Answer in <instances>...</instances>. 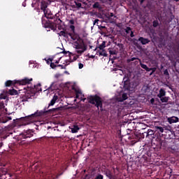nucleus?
<instances>
[{"label": "nucleus", "instance_id": "obj_15", "mask_svg": "<svg viewBox=\"0 0 179 179\" xmlns=\"http://www.w3.org/2000/svg\"><path fill=\"white\" fill-rule=\"evenodd\" d=\"M164 96H166V91L164 89H160L157 96L160 99L161 97H164Z\"/></svg>", "mask_w": 179, "mask_h": 179}, {"label": "nucleus", "instance_id": "obj_19", "mask_svg": "<svg viewBox=\"0 0 179 179\" xmlns=\"http://www.w3.org/2000/svg\"><path fill=\"white\" fill-rule=\"evenodd\" d=\"M99 50H101L102 51L106 48V42L103 41L99 47Z\"/></svg>", "mask_w": 179, "mask_h": 179}, {"label": "nucleus", "instance_id": "obj_20", "mask_svg": "<svg viewBox=\"0 0 179 179\" xmlns=\"http://www.w3.org/2000/svg\"><path fill=\"white\" fill-rule=\"evenodd\" d=\"M42 24H44V27H50V24H48V22L45 24V21H44V18L42 19Z\"/></svg>", "mask_w": 179, "mask_h": 179}, {"label": "nucleus", "instance_id": "obj_43", "mask_svg": "<svg viewBox=\"0 0 179 179\" xmlns=\"http://www.w3.org/2000/svg\"><path fill=\"white\" fill-rule=\"evenodd\" d=\"M145 0H141V3H143V1H144Z\"/></svg>", "mask_w": 179, "mask_h": 179}, {"label": "nucleus", "instance_id": "obj_2", "mask_svg": "<svg viewBox=\"0 0 179 179\" xmlns=\"http://www.w3.org/2000/svg\"><path fill=\"white\" fill-rule=\"evenodd\" d=\"M0 99L3 101H0V112L3 111L5 114H8V109L6 108L5 106L8 104V99H6V95L1 94L0 95ZM12 120L11 117L8 116H0V124H6L8 121H10Z\"/></svg>", "mask_w": 179, "mask_h": 179}, {"label": "nucleus", "instance_id": "obj_37", "mask_svg": "<svg viewBox=\"0 0 179 179\" xmlns=\"http://www.w3.org/2000/svg\"><path fill=\"white\" fill-rule=\"evenodd\" d=\"M97 22H99V20H95L94 22V24H96V23H97Z\"/></svg>", "mask_w": 179, "mask_h": 179}, {"label": "nucleus", "instance_id": "obj_10", "mask_svg": "<svg viewBox=\"0 0 179 179\" xmlns=\"http://www.w3.org/2000/svg\"><path fill=\"white\" fill-rule=\"evenodd\" d=\"M178 117L173 116L168 117V122H169V124H175L176 122H178Z\"/></svg>", "mask_w": 179, "mask_h": 179}, {"label": "nucleus", "instance_id": "obj_29", "mask_svg": "<svg viewBox=\"0 0 179 179\" xmlns=\"http://www.w3.org/2000/svg\"><path fill=\"white\" fill-rule=\"evenodd\" d=\"M64 62H66V63H64V65H69V63H70L69 61H68V60H64Z\"/></svg>", "mask_w": 179, "mask_h": 179}, {"label": "nucleus", "instance_id": "obj_18", "mask_svg": "<svg viewBox=\"0 0 179 179\" xmlns=\"http://www.w3.org/2000/svg\"><path fill=\"white\" fill-rule=\"evenodd\" d=\"M159 99L162 103H167L169 101V96H161Z\"/></svg>", "mask_w": 179, "mask_h": 179}, {"label": "nucleus", "instance_id": "obj_46", "mask_svg": "<svg viewBox=\"0 0 179 179\" xmlns=\"http://www.w3.org/2000/svg\"><path fill=\"white\" fill-rule=\"evenodd\" d=\"M152 101H153V99H151V102H152Z\"/></svg>", "mask_w": 179, "mask_h": 179}, {"label": "nucleus", "instance_id": "obj_42", "mask_svg": "<svg viewBox=\"0 0 179 179\" xmlns=\"http://www.w3.org/2000/svg\"><path fill=\"white\" fill-rule=\"evenodd\" d=\"M54 131H59V130L58 129V128H56L54 129Z\"/></svg>", "mask_w": 179, "mask_h": 179}, {"label": "nucleus", "instance_id": "obj_21", "mask_svg": "<svg viewBox=\"0 0 179 179\" xmlns=\"http://www.w3.org/2000/svg\"><path fill=\"white\" fill-rule=\"evenodd\" d=\"M59 36H63V37H66V33H65V31H61L59 33Z\"/></svg>", "mask_w": 179, "mask_h": 179}, {"label": "nucleus", "instance_id": "obj_9", "mask_svg": "<svg viewBox=\"0 0 179 179\" xmlns=\"http://www.w3.org/2000/svg\"><path fill=\"white\" fill-rule=\"evenodd\" d=\"M76 99H78V100H80V101H85L86 100V98H83L84 95L82 94V91L79 89H76Z\"/></svg>", "mask_w": 179, "mask_h": 179}, {"label": "nucleus", "instance_id": "obj_1", "mask_svg": "<svg viewBox=\"0 0 179 179\" xmlns=\"http://www.w3.org/2000/svg\"><path fill=\"white\" fill-rule=\"evenodd\" d=\"M71 38L73 40V48L76 50V52L78 53V55H75L73 53H70V59L71 62H73V61H76L86 51L87 47L85 44V42L82 41L81 39H78L76 36L69 34Z\"/></svg>", "mask_w": 179, "mask_h": 179}, {"label": "nucleus", "instance_id": "obj_5", "mask_svg": "<svg viewBox=\"0 0 179 179\" xmlns=\"http://www.w3.org/2000/svg\"><path fill=\"white\" fill-rule=\"evenodd\" d=\"M88 101L91 104H95L96 107L99 108L100 107L101 110L103 108V103L101 102V99L97 96H90L88 98Z\"/></svg>", "mask_w": 179, "mask_h": 179}, {"label": "nucleus", "instance_id": "obj_35", "mask_svg": "<svg viewBox=\"0 0 179 179\" xmlns=\"http://www.w3.org/2000/svg\"><path fill=\"white\" fill-rule=\"evenodd\" d=\"M130 36H131V37H134V32L133 31H131V34H130Z\"/></svg>", "mask_w": 179, "mask_h": 179}, {"label": "nucleus", "instance_id": "obj_11", "mask_svg": "<svg viewBox=\"0 0 179 179\" xmlns=\"http://www.w3.org/2000/svg\"><path fill=\"white\" fill-rule=\"evenodd\" d=\"M72 134H77L80 128L78 125H73L72 127H69Z\"/></svg>", "mask_w": 179, "mask_h": 179}, {"label": "nucleus", "instance_id": "obj_45", "mask_svg": "<svg viewBox=\"0 0 179 179\" xmlns=\"http://www.w3.org/2000/svg\"><path fill=\"white\" fill-rule=\"evenodd\" d=\"M128 104H129V106H131V104H132V103L130 102V103H128Z\"/></svg>", "mask_w": 179, "mask_h": 179}, {"label": "nucleus", "instance_id": "obj_36", "mask_svg": "<svg viewBox=\"0 0 179 179\" xmlns=\"http://www.w3.org/2000/svg\"><path fill=\"white\" fill-rule=\"evenodd\" d=\"M59 76H61V74H56L55 75V78H59Z\"/></svg>", "mask_w": 179, "mask_h": 179}, {"label": "nucleus", "instance_id": "obj_31", "mask_svg": "<svg viewBox=\"0 0 179 179\" xmlns=\"http://www.w3.org/2000/svg\"><path fill=\"white\" fill-rule=\"evenodd\" d=\"M69 23H70V24H74L75 22L73 21V20H71L69 21Z\"/></svg>", "mask_w": 179, "mask_h": 179}, {"label": "nucleus", "instance_id": "obj_49", "mask_svg": "<svg viewBox=\"0 0 179 179\" xmlns=\"http://www.w3.org/2000/svg\"><path fill=\"white\" fill-rule=\"evenodd\" d=\"M176 1H178V0H176Z\"/></svg>", "mask_w": 179, "mask_h": 179}, {"label": "nucleus", "instance_id": "obj_17", "mask_svg": "<svg viewBox=\"0 0 179 179\" xmlns=\"http://www.w3.org/2000/svg\"><path fill=\"white\" fill-rule=\"evenodd\" d=\"M155 129H157V131H158V132H160L161 134H163V132H164V128L160 126H156Z\"/></svg>", "mask_w": 179, "mask_h": 179}, {"label": "nucleus", "instance_id": "obj_6", "mask_svg": "<svg viewBox=\"0 0 179 179\" xmlns=\"http://www.w3.org/2000/svg\"><path fill=\"white\" fill-rule=\"evenodd\" d=\"M129 90H131L130 88H128V90H125L124 91H122L119 93L118 95L116 96V100L119 103H122V101H125V100L128 99V92Z\"/></svg>", "mask_w": 179, "mask_h": 179}, {"label": "nucleus", "instance_id": "obj_12", "mask_svg": "<svg viewBox=\"0 0 179 179\" xmlns=\"http://www.w3.org/2000/svg\"><path fill=\"white\" fill-rule=\"evenodd\" d=\"M138 41H140L141 43V44L145 45V44H148L149 43V39L144 38L143 37H140L138 38Z\"/></svg>", "mask_w": 179, "mask_h": 179}, {"label": "nucleus", "instance_id": "obj_47", "mask_svg": "<svg viewBox=\"0 0 179 179\" xmlns=\"http://www.w3.org/2000/svg\"><path fill=\"white\" fill-rule=\"evenodd\" d=\"M164 73H167L165 71Z\"/></svg>", "mask_w": 179, "mask_h": 179}, {"label": "nucleus", "instance_id": "obj_14", "mask_svg": "<svg viewBox=\"0 0 179 179\" xmlns=\"http://www.w3.org/2000/svg\"><path fill=\"white\" fill-rule=\"evenodd\" d=\"M141 66L143 69H145L147 72H150V71H153V72H155V69H149L145 64L141 63Z\"/></svg>", "mask_w": 179, "mask_h": 179}, {"label": "nucleus", "instance_id": "obj_44", "mask_svg": "<svg viewBox=\"0 0 179 179\" xmlns=\"http://www.w3.org/2000/svg\"><path fill=\"white\" fill-rule=\"evenodd\" d=\"M65 73H67L68 75H69V73H68V71H65Z\"/></svg>", "mask_w": 179, "mask_h": 179}, {"label": "nucleus", "instance_id": "obj_25", "mask_svg": "<svg viewBox=\"0 0 179 179\" xmlns=\"http://www.w3.org/2000/svg\"><path fill=\"white\" fill-rule=\"evenodd\" d=\"M159 23L157 22V21H154L153 22V27H157Z\"/></svg>", "mask_w": 179, "mask_h": 179}, {"label": "nucleus", "instance_id": "obj_28", "mask_svg": "<svg viewBox=\"0 0 179 179\" xmlns=\"http://www.w3.org/2000/svg\"><path fill=\"white\" fill-rule=\"evenodd\" d=\"M76 6H78V8H80L82 6V3H76Z\"/></svg>", "mask_w": 179, "mask_h": 179}, {"label": "nucleus", "instance_id": "obj_39", "mask_svg": "<svg viewBox=\"0 0 179 179\" xmlns=\"http://www.w3.org/2000/svg\"><path fill=\"white\" fill-rule=\"evenodd\" d=\"M22 101H27V99H22Z\"/></svg>", "mask_w": 179, "mask_h": 179}, {"label": "nucleus", "instance_id": "obj_22", "mask_svg": "<svg viewBox=\"0 0 179 179\" xmlns=\"http://www.w3.org/2000/svg\"><path fill=\"white\" fill-rule=\"evenodd\" d=\"M93 8H100V4L99 3V2H96V3L93 5Z\"/></svg>", "mask_w": 179, "mask_h": 179}, {"label": "nucleus", "instance_id": "obj_13", "mask_svg": "<svg viewBox=\"0 0 179 179\" xmlns=\"http://www.w3.org/2000/svg\"><path fill=\"white\" fill-rule=\"evenodd\" d=\"M40 115V114L37 113H35L34 114H31L30 115H28L27 117H24V120H28L29 121H31V118H33V117H37Z\"/></svg>", "mask_w": 179, "mask_h": 179}, {"label": "nucleus", "instance_id": "obj_16", "mask_svg": "<svg viewBox=\"0 0 179 179\" xmlns=\"http://www.w3.org/2000/svg\"><path fill=\"white\" fill-rule=\"evenodd\" d=\"M8 93L11 96H15V95L17 94V91L15 89H11V90H9Z\"/></svg>", "mask_w": 179, "mask_h": 179}, {"label": "nucleus", "instance_id": "obj_24", "mask_svg": "<svg viewBox=\"0 0 179 179\" xmlns=\"http://www.w3.org/2000/svg\"><path fill=\"white\" fill-rule=\"evenodd\" d=\"M83 66H85V65L82 63H78V68L79 69H83Z\"/></svg>", "mask_w": 179, "mask_h": 179}, {"label": "nucleus", "instance_id": "obj_34", "mask_svg": "<svg viewBox=\"0 0 179 179\" xmlns=\"http://www.w3.org/2000/svg\"><path fill=\"white\" fill-rule=\"evenodd\" d=\"M30 136H31V135H29V134L25 135V138H30Z\"/></svg>", "mask_w": 179, "mask_h": 179}, {"label": "nucleus", "instance_id": "obj_33", "mask_svg": "<svg viewBox=\"0 0 179 179\" xmlns=\"http://www.w3.org/2000/svg\"><path fill=\"white\" fill-rule=\"evenodd\" d=\"M55 27H57V25H53L51 27L52 30H55Z\"/></svg>", "mask_w": 179, "mask_h": 179}, {"label": "nucleus", "instance_id": "obj_26", "mask_svg": "<svg viewBox=\"0 0 179 179\" xmlns=\"http://www.w3.org/2000/svg\"><path fill=\"white\" fill-rule=\"evenodd\" d=\"M70 29H71L73 31H75V26L71 25V26H70Z\"/></svg>", "mask_w": 179, "mask_h": 179}, {"label": "nucleus", "instance_id": "obj_30", "mask_svg": "<svg viewBox=\"0 0 179 179\" xmlns=\"http://www.w3.org/2000/svg\"><path fill=\"white\" fill-rule=\"evenodd\" d=\"M129 31H131V28L128 27L126 29V33H129Z\"/></svg>", "mask_w": 179, "mask_h": 179}, {"label": "nucleus", "instance_id": "obj_32", "mask_svg": "<svg viewBox=\"0 0 179 179\" xmlns=\"http://www.w3.org/2000/svg\"><path fill=\"white\" fill-rule=\"evenodd\" d=\"M46 62H47V64H50V62H51V64H52V62H53V61H50V58H49L48 59H46Z\"/></svg>", "mask_w": 179, "mask_h": 179}, {"label": "nucleus", "instance_id": "obj_41", "mask_svg": "<svg viewBox=\"0 0 179 179\" xmlns=\"http://www.w3.org/2000/svg\"><path fill=\"white\" fill-rule=\"evenodd\" d=\"M22 6H26V3H22Z\"/></svg>", "mask_w": 179, "mask_h": 179}, {"label": "nucleus", "instance_id": "obj_27", "mask_svg": "<svg viewBox=\"0 0 179 179\" xmlns=\"http://www.w3.org/2000/svg\"><path fill=\"white\" fill-rule=\"evenodd\" d=\"M101 55H103V57H107V53L106 52H103L102 53H100Z\"/></svg>", "mask_w": 179, "mask_h": 179}, {"label": "nucleus", "instance_id": "obj_23", "mask_svg": "<svg viewBox=\"0 0 179 179\" xmlns=\"http://www.w3.org/2000/svg\"><path fill=\"white\" fill-rule=\"evenodd\" d=\"M164 131H170V126H164Z\"/></svg>", "mask_w": 179, "mask_h": 179}, {"label": "nucleus", "instance_id": "obj_48", "mask_svg": "<svg viewBox=\"0 0 179 179\" xmlns=\"http://www.w3.org/2000/svg\"><path fill=\"white\" fill-rule=\"evenodd\" d=\"M76 101V99L74 100V101Z\"/></svg>", "mask_w": 179, "mask_h": 179}, {"label": "nucleus", "instance_id": "obj_40", "mask_svg": "<svg viewBox=\"0 0 179 179\" xmlns=\"http://www.w3.org/2000/svg\"><path fill=\"white\" fill-rule=\"evenodd\" d=\"M114 16V14L113 13H110V17H113Z\"/></svg>", "mask_w": 179, "mask_h": 179}, {"label": "nucleus", "instance_id": "obj_4", "mask_svg": "<svg viewBox=\"0 0 179 179\" xmlns=\"http://www.w3.org/2000/svg\"><path fill=\"white\" fill-rule=\"evenodd\" d=\"M33 80V78H25L20 80H8L6 82V86H12V85H15V83H17L18 85L24 86L26 85H29L30 82Z\"/></svg>", "mask_w": 179, "mask_h": 179}, {"label": "nucleus", "instance_id": "obj_8", "mask_svg": "<svg viewBox=\"0 0 179 179\" xmlns=\"http://www.w3.org/2000/svg\"><path fill=\"white\" fill-rule=\"evenodd\" d=\"M41 8V10H43L45 17H47V19H52V13L50 9L47 8V5L42 4Z\"/></svg>", "mask_w": 179, "mask_h": 179}, {"label": "nucleus", "instance_id": "obj_3", "mask_svg": "<svg viewBox=\"0 0 179 179\" xmlns=\"http://www.w3.org/2000/svg\"><path fill=\"white\" fill-rule=\"evenodd\" d=\"M56 86L57 85L55 83H52L47 90H44L46 94H48V93H51V92H54V90H55V94L53 96L52 99L50 101L49 106H54L57 102V100L59 98V90H57Z\"/></svg>", "mask_w": 179, "mask_h": 179}, {"label": "nucleus", "instance_id": "obj_7", "mask_svg": "<svg viewBox=\"0 0 179 179\" xmlns=\"http://www.w3.org/2000/svg\"><path fill=\"white\" fill-rule=\"evenodd\" d=\"M62 53H57L55 56H53L52 58H50V61H53V62L50 63V66L54 69L55 66H57L55 64H59V61L61 59H64V57L61 56Z\"/></svg>", "mask_w": 179, "mask_h": 179}, {"label": "nucleus", "instance_id": "obj_38", "mask_svg": "<svg viewBox=\"0 0 179 179\" xmlns=\"http://www.w3.org/2000/svg\"><path fill=\"white\" fill-rule=\"evenodd\" d=\"M136 59V58L133 57V58H131V59H130V61H135Z\"/></svg>", "mask_w": 179, "mask_h": 179}]
</instances>
